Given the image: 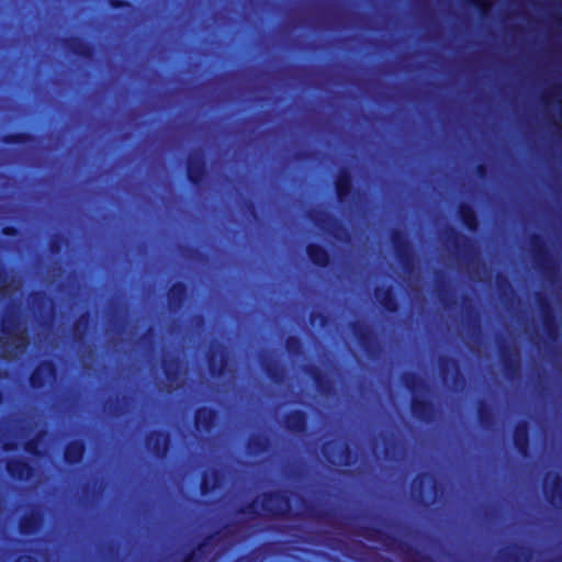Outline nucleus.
<instances>
[{
  "mask_svg": "<svg viewBox=\"0 0 562 562\" xmlns=\"http://www.w3.org/2000/svg\"><path fill=\"white\" fill-rule=\"evenodd\" d=\"M35 295L38 296V297H43V293L42 292H37V293H35Z\"/></svg>",
  "mask_w": 562,
  "mask_h": 562,
  "instance_id": "obj_59",
  "label": "nucleus"
},
{
  "mask_svg": "<svg viewBox=\"0 0 562 562\" xmlns=\"http://www.w3.org/2000/svg\"><path fill=\"white\" fill-rule=\"evenodd\" d=\"M5 471L11 479L20 482L29 481L35 474L34 465L29 460L21 457L8 459L5 462Z\"/></svg>",
  "mask_w": 562,
  "mask_h": 562,
  "instance_id": "obj_12",
  "label": "nucleus"
},
{
  "mask_svg": "<svg viewBox=\"0 0 562 562\" xmlns=\"http://www.w3.org/2000/svg\"><path fill=\"white\" fill-rule=\"evenodd\" d=\"M222 481V472L218 469L205 470L202 472L200 481L201 495L206 496L214 492Z\"/></svg>",
  "mask_w": 562,
  "mask_h": 562,
  "instance_id": "obj_27",
  "label": "nucleus"
},
{
  "mask_svg": "<svg viewBox=\"0 0 562 562\" xmlns=\"http://www.w3.org/2000/svg\"><path fill=\"white\" fill-rule=\"evenodd\" d=\"M536 302L540 311L542 325L547 336L551 340H557L559 337V326L548 296L539 292L536 294Z\"/></svg>",
  "mask_w": 562,
  "mask_h": 562,
  "instance_id": "obj_7",
  "label": "nucleus"
},
{
  "mask_svg": "<svg viewBox=\"0 0 562 562\" xmlns=\"http://www.w3.org/2000/svg\"><path fill=\"white\" fill-rule=\"evenodd\" d=\"M110 8L119 10V9H131L132 3L127 0H109L108 1Z\"/></svg>",
  "mask_w": 562,
  "mask_h": 562,
  "instance_id": "obj_46",
  "label": "nucleus"
},
{
  "mask_svg": "<svg viewBox=\"0 0 562 562\" xmlns=\"http://www.w3.org/2000/svg\"><path fill=\"white\" fill-rule=\"evenodd\" d=\"M496 284L499 290H503V289L509 290L512 286L508 278L501 273L497 274V277H496Z\"/></svg>",
  "mask_w": 562,
  "mask_h": 562,
  "instance_id": "obj_48",
  "label": "nucleus"
},
{
  "mask_svg": "<svg viewBox=\"0 0 562 562\" xmlns=\"http://www.w3.org/2000/svg\"><path fill=\"white\" fill-rule=\"evenodd\" d=\"M5 281V271L3 266L0 263V285Z\"/></svg>",
  "mask_w": 562,
  "mask_h": 562,
  "instance_id": "obj_53",
  "label": "nucleus"
},
{
  "mask_svg": "<svg viewBox=\"0 0 562 562\" xmlns=\"http://www.w3.org/2000/svg\"><path fill=\"white\" fill-rule=\"evenodd\" d=\"M42 524V514L38 510H32L24 514L19 521V531L23 536L35 535Z\"/></svg>",
  "mask_w": 562,
  "mask_h": 562,
  "instance_id": "obj_26",
  "label": "nucleus"
},
{
  "mask_svg": "<svg viewBox=\"0 0 562 562\" xmlns=\"http://www.w3.org/2000/svg\"><path fill=\"white\" fill-rule=\"evenodd\" d=\"M261 366L263 372L272 382L279 383L282 381L283 372L276 361L265 359L261 361Z\"/></svg>",
  "mask_w": 562,
  "mask_h": 562,
  "instance_id": "obj_35",
  "label": "nucleus"
},
{
  "mask_svg": "<svg viewBox=\"0 0 562 562\" xmlns=\"http://www.w3.org/2000/svg\"><path fill=\"white\" fill-rule=\"evenodd\" d=\"M19 327V322L16 316L10 315L2 319L1 322V330L5 335H12L14 330Z\"/></svg>",
  "mask_w": 562,
  "mask_h": 562,
  "instance_id": "obj_42",
  "label": "nucleus"
},
{
  "mask_svg": "<svg viewBox=\"0 0 562 562\" xmlns=\"http://www.w3.org/2000/svg\"><path fill=\"white\" fill-rule=\"evenodd\" d=\"M25 561L26 562H36L35 559L32 555H26L25 557Z\"/></svg>",
  "mask_w": 562,
  "mask_h": 562,
  "instance_id": "obj_55",
  "label": "nucleus"
},
{
  "mask_svg": "<svg viewBox=\"0 0 562 562\" xmlns=\"http://www.w3.org/2000/svg\"><path fill=\"white\" fill-rule=\"evenodd\" d=\"M114 411H115V413H120L121 412V409H120V407L117 405L114 406Z\"/></svg>",
  "mask_w": 562,
  "mask_h": 562,
  "instance_id": "obj_58",
  "label": "nucleus"
},
{
  "mask_svg": "<svg viewBox=\"0 0 562 562\" xmlns=\"http://www.w3.org/2000/svg\"><path fill=\"white\" fill-rule=\"evenodd\" d=\"M457 215L467 231L470 233L477 232L480 227L479 215L470 203L461 202L457 207Z\"/></svg>",
  "mask_w": 562,
  "mask_h": 562,
  "instance_id": "obj_23",
  "label": "nucleus"
},
{
  "mask_svg": "<svg viewBox=\"0 0 562 562\" xmlns=\"http://www.w3.org/2000/svg\"><path fill=\"white\" fill-rule=\"evenodd\" d=\"M475 173L480 179H485L488 175V168L485 164L481 162L475 166Z\"/></svg>",
  "mask_w": 562,
  "mask_h": 562,
  "instance_id": "obj_49",
  "label": "nucleus"
},
{
  "mask_svg": "<svg viewBox=\"0 0 562 562\" xmlns=\"http://www.w3.org/2000/svg\"><path fill=\"white\" fill-rule=\"evenodd\" d=\"M310 220L319 227H325V224L328 221H334L336 224L340 225L338 220L334 218L331 215L321 212V211H311L308 213Z\"/></svg>",
  "mask_w": 562,
  "mask_h": 562,
  "instance_id": "obj_39",
  "label": "nucleus"
},
{
  "mask_svg": "<svg viewBox=\"0 0 562 562\" xmlns=\"http://www.w3.org/2000/svg\"><path fill=\"white\" fill-rule=\"evenodd\" d=\"M180 360L177 357L164 359L161 362V367L164 370V374L167 381L176 382L179 378V367Z\"/></svg>",
  "mask_w": 562,
  "mask_h": 562,
  "instance_id": "obj_34",
  "label": "nucleus"
},
{
  "mask_svg": "<svg viewBox=\"0 0 562 562\" xmlns=\"http://www.w3.org/2000/svg\"><path fill=\"white\" fill-rule=\"evenodd\" d=\"M316 322L324 327L328 323V316L325 313L313 311L310 314V323L314 325Z\"/></svg>",
  "mask_w": 562,
  "mask_h": 562,
  "instance_id": "obj_45",
  "label": "nucleus"
},
{
  "mask_svg": "<svg viewBox=\"0 0 562 562\" xmlns=\"http://www.w3.org/2000/svg\"><path fill=\"white\" fill-rule=\"evenodd\" d=\"M218 412L209 406H199L194 412V426L196 430L211 432L216 425Z\"/></svg>",
  "mask_w": 562,
  "mask_h": 562,
  "instance_id": "obj_19",
  "label": "nucleus"
},
{
  "mask_svg": "<svg viewBox=\"0 0 562 562\" xmlns=\"http://www.w3.org/2000/svg\"><path fill=\"white\" fill-rule=\"evenodd\" d=\"M512 559H513L514 562H518L519 561V559H518V557L516 554H513Z\"/></svg>",
  "mask_w": 562,
  "mask_h": 562,
  "instance_id": "obj_57",
  "label": "nucleus"
},
{
  "mask_svg": "<svg viewBox=\"0 0 562 562\" xmlns=\"http://www.w3.org/2000/svg\"><path fill=\"white\" fill-rule=\"evenodd\" d=\"M91 315L85 312L75 319L72 324V336L76 341H81L85 338L86 331L89 328Z\"/></svg>",
  "mask_w": 562,
  "mask_h": 562,
  "instance_id": "obj_32",
  "label": "nucleus"
},
{
  "mask_svg": "<svg viewBox=\"0 0 562 562\" xmlns=\"http://www.w3.org/2000/svg\"><path fill=\"white\" fill-rule=\"evenodd\" d=\"M38 446H40V438H38V436H36L34 438L27 439L23 445V449L25 450V452H27L29 454H31L33 457H42L43 452L38 448Z\"/></svg>",
  "mask_w": 562,
  "mask_h": 562,
  "instance_id": "obj_41",
  "label": "nucleus"
},
{
  "mask_svg": "<svg viewBox=\"0 0 562 562\" xmlns=\"http://www.w3.org/2000/svg\"><path fill=\"white\" fill-rule=\"evenodd\" d=\"M529 241L533 261L543 273H547L549 271V263L551 262V255L546 240L541 235L535 233L530 236Z\"/></svg>",
  "mask_w": 562,
  "mask_h": 562,
  "instance_id": "obj_13",
  "label": "nucleus"
},
{
  "mask_svg": "<svg viewBox=\"0 0 562 562\" xmlns=\"http://www.w3.org/2000/svg\"><path fill=\"white\" fill-rule=\"evenodd\" d=\"M35 135L29 132H16L4 134L1 142L5 145H26L35 142Z\"/></svg>",
  "mask_w": 562,
  "mask_h": 562,
  "instance_id": "obj_33",
  "label": "nucleus"
},
{
  "mask_svg": "<svg viewBox=\"0 0 562 562\" xmlns=\"http://www.w3.org/2000/svg\"><path fill=\"white\" fill-rule=\"evenodd\" d=\"M283 426L290 434L303 436L308 429V415L302 409H291L283 416Z\"/></svg>",
  "mask_w": 562,
  "mask_h": 562,
  "instance_id": "obj_15",
  "label": "nucleus"
},
{
  "mask_svg": "<svg viewBox=\"0 0 562 562\" xmlns=\"http://www.w3.org/2000/svg\"><path fill=\"white\" fill-rule=\"evenodd\" d=\"M476 414L477 420L482 427L488 428L493 424V412L485 401L479 403Z\"/></svg>",
  "mask_w": 562,
  "mask_h": 562,
  "instance_id": "obj_36",
  "label": "nucleus"
},
{
  "mask_svg": "<svg viewBox=\"0 0 562 562\" xmlns=\"http://www.w3.org/2000/svg\"><path fill=\"white\" fill-rule=\"evenodd\" d=\"M248 209L251 211V213L255 212V204L252 202H248Z\"/></svg>",
  "mask_w": 562,
  "mask_h": 562,
  "instance_id": "obj_54",
  "label": "nucleus"
},
{
  "mask_svg": "<svg viewBox=\"0 0 562 562\" xmlns=\"http://www.w3.org/2000/svg\"><path fill=\"white\" fill-rule=\"evenodd\" d=\"M64 47L75 56L91 59L94 56V45L81 36H69L63 40Z\"/></svg>",
  "mask_w": 562,
  "mask_h": 562,
  "instance_id": "obj_17",
  "label": "nucleus"
},
{
  "mask_svg": "<svg viewBox=\"0 0 562 562\" xmlns=\"http://www.w3.org/2000/svg\"><path fill=\"white\" fill-rule=\"evenodd\" d=\"M513 443L521 457H528L530 452L529 424L521 419L517 422L513 430Z\"/></svg>",
  "mask_w": 562,
  "mask_h": 562,
  "instance_id": "obj_18",
  "label": "nucleus"
},
{
  "mask_svg": "<svg viewBox=\"0 0 562 562\" xmlns=\"http://www.w3.org/2000/svg\"><path fill=\"white\" fill-rule=\"evenodd\" d=\"M1 234L8 237H16L20 235V229L14 225H4L1 228Z\"/></svg>",
  "mask_w": 562,
  "mask_h": 562,
  "instance_id": "obj_47",
  "label": "nucleus"
},
{
  "mask_svg": "<svg viewBox=\"0 0 562 562\" xmlns=\"http://www.w3.org/2000/svg\"><path fill=\"white\" fill-rule=\"evenodd\" d=\"M58 368L57 364L50 360L45 359L37 363L32 373L30 374L29 382L32 389L43 390L49 383L57 380Z\"/></svg>",
  "mask_w": 562,
  "mask_h": 562,
  "instance_id": "obj_5",
  "label": "nucleus"
},
{
  "mask_svg": "<svg viewBox=\"0 0 562 562\" xmlns=\"http://www.w3.org/2000/svg\"><path fill=\"white\" fill-rule=\"evenodd\" d=\"M337 201L345 204L350 201L353 192V181L349 169L341 168L334 181Z\"/></svg>",
  "mask_w": 562,
  "mask_h": 562,
  "instance_id": "obj_16",
  "label": "nucleus"
},
{
  "mask_svg": "<svg viewBox=\"0 0 562 562\" xmlns=\"http://www.w3.org/2000/svg\"><path fill=\"white\" fill-rule=\"evenodd\" d=\"M440 485L429 472L418 473L412 482L414 498L425 507L432 505L438 496Z\"/></svg>",
  "mask_w": 562,
  "mask_h": 562,
  "instance_id": "obj_3",
  "label": "nucleus"
},
{
  "mask_svg": "<svg viewBox=\"0 0 562 562\" xmlns=\"http://www.w3.org/2000/svg\"><path fill=\"white\" fill-rule=\"evenodd\" d=\"M207 176V166L202 153H194L187 160V178L194 186L200 187Z\"/></svg>",
  "mask_w": 562,
  "mask_h": 562,
  "instance_id": "obj_11",
  "label": "nucleus"
},
{
  "mask_svg": "<svg viewBox=\"0 0 562 562\" xmlns=\"http://www.w3.org/2000/svg\"><path fill=\"white\" fill-rule=\"evenodd\" d=\"M499 359L504 374L510 380L516 378L519 373V361L505 344L499 346Z\"/></svg>",
  "mask_w": 562,
  "mask_h": 562,
  "instance_id": "obj_25",
  "label": "nucleus"
},
{
  "mask_svg": "<svg viewBox=\"0 0 562 562\" xmlns=\"http://www.w3.org/2000/svg\"><path fill=\"white\" fill-rule=\"evenodd\" d=\"M310 262L319 269H326L331 263L330 251L318 243H308L305 247Z\"/></svg>",
  "mask_w": 562,
  "mask_h": 562,
  "instance_id": "obj_20",
  "label": "nucleus"
},
{
  "mask_svg": "<svg viewBox=\"0 0 562 562\" xmlns=\"http://www.w3.org/2000/svg\"><path fill=\"white\" fill-rule=\"evenodd\" d=\"M458 368V361L449 356H442L439 359V371L443 380L451 373L452 369Z\"/></svg>",
  "mask_w": 562,
  "mask_h": 562,
  "instance_id": "obj_38",
  "label": "nucleus"
},
{
  "mask_svg": "<svg viewBox=\"0 0 562 562\" xmlns=\"http://www.w3.org/2000/svg\"><path fill=\"white\" fill-rule=\"evenodd\" d=\"M542 490L549 505L558 507L562 504V475L560 473L547 472L543 476Z\"/></svg>",
  "mask_w": 562,
  "mask_h": 562,
  "instance_id": "obj_10",
  "label": "nucleus"
},
{
  "mask_svg": "<svg viewBox=\"0 0 562 562\" xmlns=\"http://www.w3.org/2000/svg\"><path fill=\"white\" fill-rule=\"evenodd\" d=\"M4 401V393L2 390H0V405L3 403Z\"/></svg>",
  "mask_w": 562,
  "mask_h": 562,
  "instance_id": "obj_56",
  "label": "nucleus"
},
{
  "mask_svg": "<svg viewBox=\"0 0 562 562\" xmlns=\"http://www.w3.org/2000/svg\"><path fill=\"white\" fill-rule=\"evenodd\" d=\"M402 383L412 395L417 394L418 391H425L428 387V384L414 371L403 373Z\"/></svg>",
  "mask_w": 562,
  "mask_h": 562,
  "instance_id": "obj_29",
  "label": "nucleus"
},
{
  "mask_svg": "<svg viewBox=\"0 0 562 562\" xmlns=\"http://www.w3.org/2000/svg\"><path fill=\"white\" fill-rule=\"evenodd\" d=\"M285 349L290 355L299 356L302 353L303 344L296 336H289L284 342Z\"/></svg>",
  "mask_w": 562,
  "mask_h": 562,
  "instance_id": "obj_40",
  "label": "nucleus"
},
{
  "mask_svg": "<svg viewBox=\"0 0 562 562\" xmlns=\"http://www.w3.org/2000/svg\"><path fill=\"white\" fill-rule=\"evenodd\" d=\"M450 233L452 235L453 247L457 254H460L463 250L465 243H470V238L456 232L453 228L450 229Z\"/></svg>",
  "mask_w": 562,
  "mask_h": 562,
  "instance_id": "obj_43",
  "label": "nucleus"
},
{
  "mask_svg": "<svg viewBox=\"0 0 562 562\" xmlns=\"http://www.w3.org/2000/svg\"><path fill=\"white\" fill-rule=\"evenodd\" d=\"M317 519H325L330 516V512L328 510H317L312 513Z\"/></svg>",
  "mask_w": 562,
  "mask_h": 562,
  "instance_id": "obj_51",
  "label": "nucleus"
},
{
  "mask_svg": "<svg viewBox=\"0 0 562 562\" xmlns=\"http://www.w3.org/2000/svg\"><path fill=\"white\" fill-rule=\"evenodd\" d=\"M189 296V286L183 281L175 282L167 291L168 306L172 311L180 310Z\"/></svg>",
  "mask_w": 562,
  "mask_h": 562,
  "instance_id": "obj_22",
  "label": "nucleus"
},
{
  "mask_svg": "<svg viewBox=\"0 0 562 562\" xmlns=\"http://www.w3.org/2000/svg\"><path fill=\"white\" fill-rule=\"evenodd\" d=\"M516 549H519V550H522L524 548L522 547H519V546H515Z\"/></svg>",
  "mask_w": 562,
  "mask_h": 562,
  "instance_id": "obj_61",
  "label": "nucleus"
},
{
  "mask_svg": "<svg viewBox=\"0 0 562 562\" xmlns=\"http://www.w3.org/2000/svg\"><path fill=\"white\" fill-rule=\"evenodd\" d=\"M86 454V443L81 439L68 441L64 450V460L68 465H78Z\"/></svg>",
  "mask_w": 562,
  "mask_h": 562,
  "instance_id": "obj_24",
  "label": "nucleus"
},
{
  "mask_svg": "<svg viewBox=\"0 0 562 562\" xmlns=\"http://www.w3.org/2000/svg\"><path fill=\"white\" fill-rule=\"evenodd\" d=\"M391 244L395 256L404 270L407 272L412 271L414 266V254L412 245L405 233L400 229H394L391 233Z\"/></svg>",
  "mask_w": 562,
  "mask_h": 562,
  "instance_id": "obj_6",
  "label": "nucleus"
},
{
  "mask_svg": "<svg viewBox=\"0 0 562 562\" xmlns=\"http://www.w3.org/2000/svg\"><path fill=\"white\" fill-rule=\"evenodd\" d=\"M171 438L167 430L155 429L148 432L145 438V446L157 459H165L170 450Z\"/></svg>",
  "mask_w": 562,
  "mask_h": 562,
  "instance_id": "obj_8",
  "label": "nucleus"
},
{
  "mask_svg": "<svg viewBox=\"0 0 562 562\" xmlns=\"http://www.w3.org/2000/svg\"><path fill=\"white\" fill-rule=\"evenodd\" d=\"M464 4L477 11L481 18L490 14L492 9L491 0H463Z\"/></svg>",
  "mask_w": 562,
  "mask_h": 562,
  "instance_id": "obj_37",
  "label": "nucleus"
},
{
  "mask_svg": "<svg viewBox=\"0 0 562 562\" xmlns=\"http://www.w3.org/2000/svg\"><path fill=\"white\" fill-rule=\"evenodd\" d=\"M308 376L313 380L317 391L321 394L328 395L330 394L331 383L327 375L317 367L308 366L305 370Z\"/></svg>",
  "mask_w": 562,
  "mask_h": 562,
  "instance_id": "obj_28",
  "label": "nucleus"
},
{
  "mask_svg": "<svg viewBox=\"0 0 562 562\" xmlns=\"http://www.w3.org/2000/svg\"><path fill=\"white\" fill-rule=\"evenodd\" d=\"M361 535L368 539H378L382 541L389 549L396 548L404 562H432V557L424 553L415 546L401 540L398 537L384 531L376 526H364L361 528Z\"/></svg>",
  "mask_w": 562,
  "mask_h": 562,
  "instance_id": "obj_1",
  "label": "nucleus"
},
{
  "mask_svg": "<svg viewBox=\"0 0 562 562\" xmlns=\"http://www.w3.org/2000/svg\"><path fill=\"white\" fill-rule=\"evenodd\" d=\"M374 296L381 308L389 314H396L400 310L398 300L391 285L386 288L376 286Z\"/></svg>",
  "mask_w": 562,
  "mask_h": 562,
  "instance_id": "obj_21",
  "label": "nucleus"
},
{
  "mask_svg": "<svg viewBox=\"0 0 562 562\" xmlns=\"http://www.w3.org/2000/svg\"><path fill=\"white\" fill-rule=\"evenodd\" d=\"M18 445L14 441H7L3 443L4 451H13L16 450Z\"/></svg>",
  "mask_w": 562,
  "mask_h": 562,
  "instance_id": "obj_52",
  "label": "nucleus"
},
{
  "mask_svg": "<svg viewBox=\"0 0 562 562\" xmlns=\"http://www.w3.org/2000/svg\"><path fill=\"white\" fill-rule=\"evenodd\" d=\"M530 558V551L528 550V554L525 555V560H528Z\"/></svg>",
  "mask_w": 562,
  "mask_h": 562,
  "instance_id": "obj_60",
  "label": "nucleus"
},
{
  "mask_svg": "<svg viewBox=\"0 0 562 562\" xmlns=\"http://www.w3.org/2000/svg\"><path fill=\"white\" fill-rule=\"evenodd\" d=\"M349 328L355 336L360 348L368 355L375 352V335L372 328L363 322L353 321L349 324Z\"/></svg>",
  "mask_w": 562,
  "mask_h": 562,
  "instance_id": "obj_9",
  "label": "nucleus"
},
{
  "mask_svg": "<svg viewBox=\"0 0 562 562\" xmlns=\"http://www.w3.org/2000/svg\"><path fill=\"white\" fill-rule=\"evenodd\" d=\"M64 243L65 238L61 235H55L48 244L49 251L52 254H59L63 249Z\"/></svg>",
  "mask_w": 562,
  "mask_h": 562,
  "instance_id": "obj_44",
  "label": "nucleus"
},
{
  "mask_svg": "<svg viewBox=\"0 0 562 562\" xmlns=\"http://www.w3.org/2000/svg\"><path fill=\"white\" fill-rule=\"evenodd\" d=\"M238 513L239 514H247V513H254V514H257V510H256V502L252 501L248 504H246L245 506H241L239 509H238Z\"/></svg>",
  "mask_w": 562,
  "mask_h": 562,
  "instance_id": "obj_50",
  "label": "nucleus"
},
{
  "mask_svg": "<svg viewBox=\"0 0 562 562\" xmlns=\"http://www.w3.org/2000/svg\"><path fill=\"white\" fill-rule=\"evenodd\" d=\"M207 368L212 376L218 378L225 373L227 356L223 355L221 362L217 361L216 353L212 350L206 356Z\"/></svg>",
  "mask_w": 562,
  "mask_h": 562,
  "instance_id": "obj_31",
  "label": "nucleus"
},
{
  "mask_svg": "<svg viewBox=\"0 0 562 562\" xmlns=\"http://www.w3.org/2000/svg\"><path fill=\"white\" fill-rule=\"evenodd\" d=\"M322 453L331 465L351 467L357 460V456L348 442L333 439L323 443Z\"/></svg>",
  "mask_w": 562,
  "mask_h": 562,
  "instance_id": "obj_4",
  "label": "nucleus"
},
{
  "mask_svg": "<svg viewBox=\"0 0 562 562\" xmlns=\"http://www.w3.org/2000/svg\"><path fill=\"white\" fill-rule=\"evenodd\" d=\"M409 407L413 417L422 423H430L436 415L435 403L417 394L412 395Z\"/></svg>",
  "mask_w": 562,
  "mask_h": 562,
  "instance_id": "obj_14",
  "label": "nucleus"
},
{
  "mask_svg": "<svg viewBox=\"0 0 562 562\" xmlns=\"http://www.w3.org/2000/svg\"><path fill=\"white\" fill-rule=\"evenodd\" d=\"M438 290H441V284L437 283Z\"/></svg>",
  "mask_w": 562,
  "mask_h": 562,
  "instance_id": "obj_62",
  "label": "nucleus"
},
{
  "mask_svg": "<svg viewBox=\"0 0 562 562\" xmlns=\"http://www.w3.org/2000/svg\"><path fill=\"white\" fill-rule=\"evenodd\" d=\"M269 438L262 434L251 435L247 440V449L250 454H261L269 450Z\"/></svg>",
  "mask_w": 562,
  "mask_h": 562,
  "instance_id": "obj_30",
  "label": "nucleus"
},
{
  "mask_svg": "<svg viewBox=\"0 0 562 562\" xmlns=\"http://www.w3.org/2000/svg\"><path fill=\"white\" fill-rule=\"evenodd\" d=\"M261 508L267 516L274 519H286L292 516L291 498L282 490L265 492Z\"/></svg>",
  "mask_w": 562,
  "mask_h": 562,
  "instance_id": "obj_2",
  "label": "nucleus"
}]
</instances>
